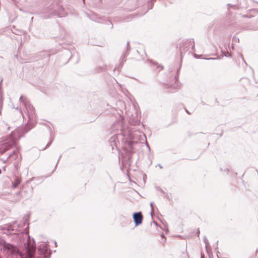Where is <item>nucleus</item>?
Wrapping results in <instances>:
<instances>
[{
	"label": "nucleus",
	"mask_w": 258,
	"mask_h": 258,
	"mask_svg": "<svg viewBox=\"0 0 258 258\" xmlns=\"http://www.w3.org/2000/svg\"><path fill=\"white\" fill-rule=\"evenodd\" d=\"M17 221H15L13 224H8L4 226H0V232L6 234L8 238L12 241L17 242L18 245L21 247L25 253V258H50L51 250L49 248V242H39L37 247L34 239L31 237L28 232L18 233L19 230L15 228ZM2 248L4 252L11 256L10 258H24L18 247L14 244H11L5 241L2 242Z\"/></svg>",
	"instance_id": "nucleus-1"
},
{
	"label": "nucleus",
	"mask_w": 258,
	"mask_h": 258,
	"mask_svg": "<svg viewBox=\"0 0 258 258\" xmlns=\"http://www.w3.org/2000/svg\"><path fill=\"white\" fill-rule=\"evenodd\" d=\"M120 140L124 143L122 149L125 155L122 158V164L130 166L132 155L135 152L134 144L137 142L134 141V135L131 132H127V134L124 132H121V134H115L109 140L112 150L114 149V146H115L117 150L119 149L117 145Z\"/></svg>",
	"instance_id": "nucleus-2"
},
{
	"label": "nucleus",
	"mask_w": 258,
	"mask_h": 258,
	"mask_svg": "<svg viewBox=\"0 0 258 258\" xmlns=\"http://www.w3.org/2000/svg\"><path fill=\"white\" fill-rule=\"evenodd\" d=\"M20 101L24 105L26 111L28 120L25 125L19 129V134L22 136L28 133L30 130L35 127L36 124V117L35 108L30 103L28 99L21 95L19 99Z\"/></svg>",
	"instance_id": "nucleus-3"
},
{
	"label": "nucleus",
	"mask_w": 258,
	"mask_h": 258,
	"mask_svg": "<svg viewBox=\"0 0 258 258\" xmlns=\"http://www.w3.org/2000/svg\"><path fill=\"white\" fill-rule=\"evenodd\" d=\"M195 42L194 39H188L186 40L182 41L179 44V51L180 52V62L182 61V54L186 52L189 48V46H191V49L195 50Z\"/></svg>",
	"instance_id": "nucleus-4"
},
{
	"label": "nucleus",
	"mask_w": 258,
	"mask_h": 258,
	"mask_svg": "<svg viewBox=\"0 0 258 258\" xmlns=\"http://www.w3.org/2000/svg\"><path fill=\"white\" fill-rule=\"evenodd\" d=\"M123 118L122 117H120V118L116 120L115 122L112 123L111 125V130L113 131H119V133L117 134H121V132H124L127 134V132H131L129 131H125L123 127Z\"/></svg>",
	"instance_id": "nucleus-5"
},
{
	"label": "nucleus",
	"mask_w": 258,
	"mask_h": 258,
	"mask_svg": "<svg viewBox=\"0 0 258 258\" xmlns=\"http://www.w3.org/2000/svg\"><path fill=\"white\" fill-rule=\"evenodd\" d=\"M130 49H131V47H130V42L128 41L127 42V44H126V50L123 53V54H122V58H121V60L118 66V67H116V68H115L113 71L115 73L116 70H117V74L118 75L119 72H120V69L122 67L123 65V63L124 62H125L126 61V57L127 56V55H128L129 54V52H130Z\"/></svg>",
	"instance_id": "nucleus-6"
},
{
	"label": "nucleus",
	"mask_w": 258,
	"mask_h": 258,
	"mask_svg": "<svg viewBox=\"0 0 258 258\" xmlns=\"http://www.w3.org/2000/svg\"><path fill=\"white\" fill-rule=\"evenodd\" d=\"M133 218L135 223V226H138L142 224L143 220V216L142 212H137L133 214Z\"/></svg>",
	"instance_id": "nucleus-7"
},
{
	"label": "nucleus",
	"mask_w": 258,
	"mask_h": 258,
	"mask_svg": "<svg viewBox=\"0 0 258 258\" xmlns=\"http://www.w3.org/2000/svg\"><path fill=\"white\" fill-rule=\"evenodd\" d=\"M54 16H56L58 17H62L66 16V13L64 9L62 6L57 5L56 8L54 9L52 12Z\"/></svg>",
	"instance_id": "nucleus-8"
},
{
	"label": "nucleus",
	"mask_w": 258,
	"mask_h": 258,
	"mask_svg": "<svg viewBox=\"0 0 258 258\" xmlns=\"http://www.w3.org/2000/svg\"><path fill=\"white\" fill-rule=\"evenodd\" d=\"M86 15L87 17L91 20L96 22L101 23L102 22V21H105V17L99 16L95 13H92L91 14L87 13Z\"/></svg>",
	"instance_id": "nucleus-9"
},
{
	"label": "nucleus",
	"mask_w": 258,
	"mask_h": 258,
	"mask_svg": "<svg viewBox=\"0 0 258 258\" xmlns=\"http://www.w3.org/2000/svg\"><path fill=\"white\" fill-rule=\"evenodd\" d=\"M224 56L226 57H231L232 55L228 52H226L225 51L221 50V55L220 56H218L217 57H209L208 58H206V59L208 60H214V59H220Z\"/></svg>",
	"instance_id": "nucleus-10"
},
{
	"label": "nucleus",
	"mask_w": 258,
	"mask_h": 258,
	"mask_svg": "<svg viewBox=\"0 0 258 258\" xmlns=\"http://www.w3.org/2000/svg\"><path fill=\"white\" fill-rule=\"evenodd\" d=\"M11 148V145L5 143L0 147V153L4 154Z\"/></svg>",
	"instance_id": "nucleus-11"
},
{
	"label": "nucleus",
	"mask_w": 258,
	"mask_h": 258,
	"mask_svg": "<svg viewBox=\"0 0 258 258\" xmlns=\"http://www.w3.org/2000/svg\"><path fill=\"white\" fill-rule=\"evenodd\" d=\"M156 190H159L160 192H161L163 195V198L166 199L168 200H170V196L166 192H165L163 189H162L159 186H156L155 187Z\"/></svg>",
	"instance_id": "nucleus-12"
},
{
	"label": "nucleus",
	"mask_w": 258,
	"mask_h": 258,
	"mask_svg": "<svg viewBox=\"0 0 258 258\" xmlns=\"http://www.w3.org/2000/svg\"><path fill=\"white\" fill-rule=\"evenodd\" d=\"M156 1V0H148L147 7H148V10L152 9V8L153 7L154 3Z\"/></svg>",
	"instance_id": "nucleus-13"
},
{
	"label": "nucleus",
	"mask_w": 258,
	"mask_h": 258,
	"mask_svg": "<svg viewBox=\"0 0 258 258\" xmlns=\"http://www.w3.org/2000/svg\"><path fill=\"white\" fill-rule=\"evenodd\" d=\"M230 8H232L234 10H237L239 9V6L236 5H232L231 4H227V9L229 10Z\"/></svg>",
	"instance_id": "nucleus-14"
},
{
	"label": "nucleus",
	"mask_w": 258,
	"mask_h": 258,
	"mask_svg": "<svg viewBox=\"0 0 258 258\" xmlns=\"http://www.w3.org/2000/svg\"><path fill=\"white\" fill-rule=\"evenodd\" d=\"M134 16H135L133 14L128 15H127V16H125L124 17H123L122 18V20L123 21H130V20L133 19L134 17Z\"/></svg>",
	"instance_id": "nucleus-15"
},
{
	"label": "nucleus",
	"mask_w": 258,
	"mask_h": 258,
	"mask_svg": "<svg viewBox=\"0 0 258 258\" xmlns=\"http://www.w3.org/2000/svg\"><path fill=\"white\" fill-rule=\"evenodd\" d=\"M106 22V24L107 25H108L109 27L111 29H112L113 28V24L112 23V22L111 21H110L109 20H107L106 17H105V21H102V22Z\"/></svg>",
	"instance_id": "nucleus-16"
},
{
	"label": "nucleus",
	"mask_w": 258,
	"mask_h": 258,
	"mask_svg": "<svg viewBox=\"0 0 258 258\" xmlns=\"http://www.w3.org/2000/svg\"><path fill=\"white\" fill-rule=\"evenodd\" d=\"M104 70V67H97L94 71V73H99L101 71H103Z\"/></svg>",
	"instance_id": "nucleus-17"
},
{
	"label": "nucleus",
	"mask_w": 258,
	"mask_h": 258,
	"mask_svg": "<svg viewBox=\"0 0 258 258\" xmlns=\"http://www.w3.org/2000/svg\"><path fill=\"white\" fill-rule=\"evenodd\" d=\"M132 123L135 125H139L140 123V120L138 119V118H134L132 121Z\"/></svg>",
	"instance_id": "nucleus-18"
},
{
	"label": "nucleus",
	"mask_w": 258,
	"mask_h": 258,
	"mask_svg": "<svg viewBox=\"0 0 258 258\" xmlns=\"http://www.w3.org/2000/svg\"><path fill=\"white\" fill-rule=\"evenodd\" d=\"M181 65V62H180L179 68L178 69V70L177 71V74H176V75H175V76L174 77V79L175 80V82H176L178 80V78H179L178 73H179V70L180 69Z\"/></svg>",
	"instance_id": "nucleus-19"
},
{
	"label": "nucleus",
	"mask_w": 258,
	"mask_h": 258,
	"mask_svg": "<svg viewBox=\"0 0 258 258\" xmlns=\"http://www.w3.org/2000/svg\"><path fill=\"white\" fill-rule=\"evenodd\" d=\"M9 157H14L15 159L17 158L18 157V153L16 151H13V152L9 156Z\"/></svg>",
	"instance_id": "nucleus-20"
},
{
	"label": "nucleus",
	"mask_w": 258,
	"mask_h": 258,
	"mask_svg": "<svg viewBox=\"0 0 258 258\" xmlns=\"http://www.w3.org/2000/svg\"><path fill=\"white\" fill-rule=\"evenodd\" d=\"M53 139L52 138L50 141L47 144L46 146H45V148H44L42 150H45L46 149H47V148H48L50 145L51 144H52V142H53Z\"/></svg>",
	"instance_id": "nucleus-21"
},
{
	"label": "nucleus",
	"mask_w": 258,
	"mask_h": 258,
	"mask_svg": "<svg viewBox=\"0 0 258 258\" xmlns=\"http://www.w3.org/2000/svg\"><path fill=\"white\" fill-rule=\"evenodd\" d=\"M204 242L206 245V247L207 248L209 245V243L208 239L206 236H205L204 238Z\"/></svg>",
	"instance_id": "nucleus-22"
},
{
	"label": "nucleus",
	"mask_w": 258,
	"mask_h": 258,
	"mask_svg": "<svg viewBox=\"0 0 258 258\" xmlns=\"http://www.w3.org/2000/svg\"><path fill=\"white\" fill-rule=\"evenodd\" d=\"M42 56L46 57L47 58L46 60L47 61L49 59L50 54L49 53L45 52L42 53Z\"/></svg>",
	"instance_id": "nucleus-23"
},
{
	"label": "nucleus",
	"mask_w": 258,
	"mask_h": 258,
	"mask_svg": "<svg viewBox=\"0 0 258 258\" xmlns=\"http://www.w3.org/2000/svg\"><path fill=\"white\" fill-rule=\"evenodd\" d=\"M153 64L154 65H156L157 66V68H161V70H163V66H161V65H160L157 62H153Z\"/></svg>",
	"instance_id": "nucleus-24"
},
{
	"label": "nucleus",
	"mask_w": 258,
	"mask_h": 258,
	"mask_svg": "<svg viewBox=\"0 0 258 258\" xmlns=\"http://www.w3.org/2000/svg\"><path fill=\"white\" fill-rule=\"evenodd\" d=\"M153 204L154 203L153 202L150 203V207L151 208V215L152 216V212L153 210Z\"/></svg>",
	"instance_id": "nucleus-25"
},
{
	"label": "nucleus",
	"mask_w": 258,
	"mask_h": 258,
	"mask_svg": "<svg viewBox=\"0 0 258 258\" xmlns=\"http://www.w3.org/2000/svg\"><path fill=\"white\" fill-rule=\"evenodd\" d=\"M233 40L236 42H239V39L235 36H233Z\"/></svg>",
	"instance_id": "nucleus-26"
},
{
	"label": "nucleus",
	"mask_w": 258,
	"mask_h": 258,
	"mask_svg": "<svg viewBox=\"0 0 258 258\" xmlns=\"http://www.w3.org/2000/svg\"><path fill=\"white\" fill-rule=\"evenodd\" d=\"M61 156H62V155H59V158H58V160H57V162H56V165H55V169H56V167H57V164H58V163L59 162V160H60V159L61 158Z\"/></svg>",
	"instance_id": "nucleus-27"
},
{
	"label": "nucleus",
	"mask_w": 258,
	"mask_h": 258,
	"mask_svg": "<svg viewBox=\"0 0 258 258\" xmlns=\"http://www.w3.org/2000/svg\"><path fill=\"white\" fill-rule=\"evenodd\" d=\"M19 184H20V181L18 180L17 181H15L14 185V186H17L18 185H19Z\"/></svg>",
	"instance_id": "nucleus-28"
},
{
	"label": "nucleus",
	"mask_w": 258,
	"mask_h": 258,
	"mask_svg": "<svg viewBox=\"0 0 258 258\" xmlns=\"http://www.w3.org/2000/svg\"><path fill=\"white\" fill-rule=\"evenodd\" d=\"M200 234V231L199 229H198V231H197V234H197V235L198 236H199Z\"/></svg>",
	"instance_id": "nucleus-29"
},
{
	"label": "nucleus",
	"mask_w": 258,
	"mask_h": 258,
	"mask_svg": "<svg viewBox=\"0 0 258 258\" xmlns=\"http://www.w3.org/2000/svg\"><path fill=\"white\" fill-rule=\"evenodd\" d=\"M28 221V218H26V219L25 220V221H24V222H23L24 225H25V224L27 223Z\"/></svg>",
	"instance_id": "nucleus-30"
},
{
	"label": "nucleus",
	"mask_w": 258,
	"mask_h": 258,
	"mask_svg": "<svg viewBox=\"0 0 258 258\" xmlns=\"http://www.w3.org/2000/svg\"><path fill=\"white\" fill-rule=\"evenodd\" d=\"M146 146L148 148L149 150L150 151V146H149V144L147 143H146Z\"/></svg>",
	"instance_id": "nucleus-31"
},
{
	"label": "nucleus",
	"mask_w": 258,
	"mask_h": 258,
	"mask_svg": "<svg viewBox=\"0 0 258 258\" xmlns=\"http://www.w3.org/2000/svg\"><path fill=\"white\" fill-rule=\"evenodd\" d=\"M239 55L241 57L242 59L244 60V57H243V55L241 53H240Z\"/></svg>",
	"instance_id": "nucleus-32"
},
{
	"label": "nucleus",
	"mask_w": 258,
	"mask_h": 258,
	"mask_svg": "<svg viewBox=\"0 0 258 258\" xmlns=\"http://www.w3.org/2000/svg\"><path fill=\"white\" fill-rule=\"evenodd\" d=\"M157 165L160 167V169L163 168V166L161 164H158Z\"/></svg>",
	"instance_id": "nucleus-33"
},
{
	"label": "nucleus",
	"mask_w": 258,
	"mask_h": 258,
	"mask_svg": "<svg viewBox=\"0 0 258 258\" xmlns=\"http://www.w3.org/2000/svg\"><path fill=\"white\" fill-rule=\"evenodd\" d=\"M185 111L187 112V113H188V114H190V112H189L187 110H186Z\"/></svg>",
	"instance_id": "nucleus-34"
},
{
	"label": "nucleus",
	"mask_w": 258,
	"mask_h": 258,
	"mask_svg": "<svg viewBox=\"0 0 258 258\" xmlns=\"http://www.w3.org/2000/svg\"><path fill=\"white\" fill-rule=\"evenodd\" d=\"M153 222L156 224V226H157V223L155 221H153Z\"/></svg>",
	"instance_id": "nucleus-35"
},
{
	"label": "nucleus",
	"mask_w": 258,
	"mask_h": 258,
	"mask_svg": "<svg viewBox=\"0 0 258 258\" xmlns=\"http://www.w3.org/2000/svg\"><path fill=\"white\" fill-rule=\"evenodd\" d=\"M243 60V61H244V62L245 64L247 65V63H246V62L245 61V60L244 59V60Z\"/></svg>",
	"instance_id": "nucleus-36"
},
{
	"label": "nucleus",
	"mask_w": 258,
	"mask_h": 258,
	"mask_svg": "<svg viewBox=\"0 0 258 258\" xmlns=\"http://www.w3.org/2000/svg\"><path fill=\"white\" fill-rule=\"evenodd\" d=\"M29 229V226L28 225L27 227L25 228V230H27Z\"/></svg>",
	"instance_id": "nucleus-37"
},
{
	"label": "nucleus",
	"mask_w": 258,
	"mask_h": 258,
	"mask_svg": "<svg viewBox=\"0 0 258 258\" xmlns=\"http://www.w3.org/2000/svg\"><path fill=\"white\" fill-rule=\"evenodd\" d=\"M54 243H55V246H57V243L56 241H54Z\"/></svg>",
	"instance_id": "nucleus-38"
},
{
	"label": "nucleus",
	"mask_w": 258,
	"mask_h": 258,
	"mask_svg": "<svg viewBox=\"0 0 258 258\" xmlns=\"http://www.w3.org/2000/svg\"><path fill=\"white\" fill-rule=\"evenodd\" d=\"M231 48H232V49L233 50L234 49V46H231Z\"/></svg>",
	"instance_id": "nucleus-39"
},
{
	"label": "nucleus",
	"mask_w": 258,
	"mask_h": 258,
	"mask_svg": "<svg viewBox=\"0 0 258 258\" xmlns=\"http://www.w3.org/2000/svg\"><path fill=\"white\" fill-rule=\"evenodd\" d=\"M195 57H196V58H199V57L198 56V55H196V54Z\"/></svg>",
	"instance_id": "nucleus-40"
},
{
	"label": "nucleus",
	"mask_w": 258,
	"mask_h": 258,
	"mask_svg": "<svg viewBox=\"0 0 258 258\" xmlns=\"http://www.w3.org/2000/svg\"><path fill=\"white\" fill-rule=\"evenodd\" d=\"M74 55H72L71 57H70V59L72 58L73 57Z\"/></svg>",
	"instance_id": "nucleus-41"
},
{
	"label": "nucleus",
	"mask_w": 258,
	"mask_h": 258,
	"mask_svg": "<svg viewBox=\"0 0 258 258\" xmlns=\"http://www.w3.org/2000/svg\"><path fill=\"white\" fill-rule=\"evenodd\" d=\"M164 234H162V235H161V237H164Z\"/></svg>",
	"instance_id": "nucleus-42"
},
{
	"label": "nucleus",
	"mask_w": 258,
	"mask_h": 258,
	"mask_svg": "<svg viewBox=\"0 0 258 258\" xmlns=\"http://www.w3.org/2000/svg\"><path fill=\"white\" fill-rule=\"evenodd\" d=\"M7 130H10V127H8Z\"/></svg>",
	"instance_id": "nucleus-43"
},
{
	"label": "nucleus",
	"mask_w": 258,
	"mask_h": 258,
	"mask_svg": "<svg viewBox=\"0 0 258 258\" xmlns=\"http://www.w3.org/2000/svg\"><path fill=\"white\" fill-rule=\"evenodd\" d=\"M201 258H203L202 256H201Z\"/></svg>",
	"instance_id": "nucleus-44"
}]
</instances>
